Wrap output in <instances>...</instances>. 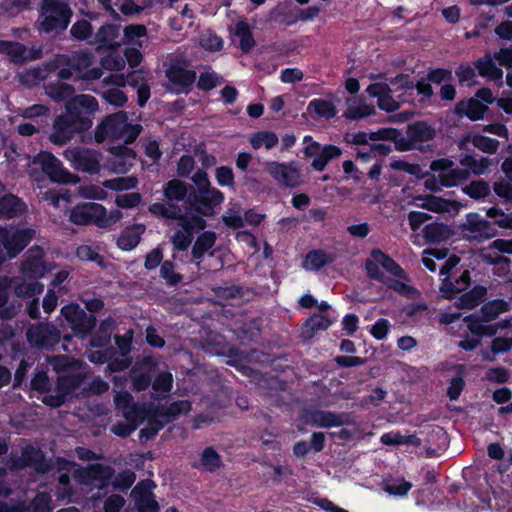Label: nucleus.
Returning a JSON list of instances; mask_svg holds the SVG:
<instances>
[{"mask_svg": "<svg viewBox=\"0 0 512 512\" xmlns=\"http://www.w3.org/2000/svg\"><path fill=\"white\" fill-rule=\"evenodd\" d=\"M486 295V287L482 285H476L468 292L463 293L458 298L456 305L460 309H473L484 301Z\"/></svg>", "mask_w": 512, "mask_h": 512, "instance_id": "2f4dec72", "label": "nucleus"}, {"mask_svg": "<svg viewBox=\"0 0 512 512\" xmlns=\"http://www.w3.org/2000/svg\"><path fill=\"white\" fill-rule=\"evenodd\" d=\"M70 36L76 41H88L94 36L93 26L86 19L77 20L70 28Z\"/></svg>", "mask_w": 512, "mask_h": 512, "instance_id": "3c124183", "label": "nucleus"}, {"mask_svg": "<svg viewBox=\"0 0 512 512\" xmlns=\"http://www.w3.org/2000/svg\"><path fill=\"white\" fill-rule=\"evenodd\" d=\"M142 131L140 124L129 122L127 112L118 111L105 116L95 128L94 139L97 143L123 139V144H132Z\"/></svg>", "mask_w": 512, "mask_h": 512, "instance_id": "f257e3e1", "label": "nucleus"}, {"mask_svg": "<svg viewBox=\"0 0 512 512\" xmlns=\"http://www.w3.org/2000/svg\"><path fill=\"white\" fill-rule=\"evenodd\" d=\"M75 89L73 85L57 80L45 87V93L55 102L70 101L73 99Z\"/></svg>", "mask_w": 512, "mask_h": 512, "instance_id": "72a5a7b5", "label": "nucleus"}, {"mask_svg": "<svg viewBox=\"0 0 512 512\" xmlns=\"http://www.w3.org/2000/svg\"><path fill=\"white\" fill-rule=\"evenodd\" d=\"M190 185L178 179H171L163 186L164 197L168 201H183L188 195Z\"/></svg>", "mask_w": 512, "mask_h": 512, "instance_id": "4c0bfd02", "label": "nucleus"}, {"mask_svg": "<svg viewBox=\"0 0 512 512\" xmlns=\"http://www.w3.org/2000/svg\"><path fill=\"white\" fill-rule=\"evenodd\" d=\"M98 101L95 97L82 94L66 102V110L73 112V115L81 120L88 119L93 122V114L98 110Z\"/></svg>", "mask_w": 512, "mask_h": 512, "instance_id": "f3484780", "label": "nucleus"}, {"mask_svg": "<svg viewBox=\"0 0 512 512\" xmlns=\"http://www.w3.org/2000/svg\"><path fill=\"white\" fill-rule=\"evenodd\" d=\"M43 290L44 285L33 279L30 282H21L14 287L15 295L20 298L33 297L41 294Z\"/></svg>", "mask_w": 512, "mask_h": 512, "instance_id": "bf43d9fd", "label": "nucleus"}, {"mask_svg": "<svg viewBox=\"0 0 512 512\" xmlns=\"http://www.w3.org/2000/svg\"><path fill=\"white\" fill-rule=\"evenodd\" d=\"M118 216L107 215L106 208L99 203L83 202L75 205L69 213V221L77 226L95 225L99 228H108L116 222Z\"/></svg>", "mask_w": 512, "mask_h": 512, "instance_id": "39448f33", "label": "nucleus"}, {"mask_svg": "<svg viewBox=\"0 0 512 512\" xmlns=\"http://www.w3.org/2000/svg\"><path fill=\"white\" fill-rule=\"evenodd\" d=\"M20 115L41 127L49 126L50 108L44 104H34L22 109Z\"/></svg>", "mask_w": 512, "mask_h": 512, "instance_id": "c9c22d12", "label": "nucleus"}, {"mask_svg": "<svg viewBox=\"0 0 512 512\" xmlns=\"http://www.w3.org/2000/svg\"><path fill=\"white\" fill-rule=\"evenodd\" d=\"M422 232L426 242L431 244H438L448 238V227L444 223H429Z\"/></svg>", "mask_w": 512, "mask_h": 512, "instance_id": "c03bdc74", "label": "nucleus"}, {"mask_svg": "<svg viewBox=\"0 0 512 512\" xmlns=\"http://www.w3.org/2000/svg\"><path fill=\"white\" fill-rule=\"evenodd\" d=\"M60 314L68 323L73 335L81 340L86 339L96 328V316L87 314L78 303L65 304L61 307Z\"/></svg>", "mask_w": 512, "mask_h": 512, "instance_id": "0eeeda50", "label": "nucleus"}, {"mask_svg": "<svg viewBox=\"0 0 512 512\" xmlns=\"http://www.w3.org/2000/svg\"><path fill=\"white\" fill-rule=\"evenodd\" d=\"M0 54L10 57L11 62L21 64L41 57L40 51H29L28 48L17 41L0 40Z\"/></svg>", "mask_w": 512, "mask_h": 512, "instance_id": "6ab92c4d", "label": "nucleus"}, {"mask_svg": "<svg viewBox=\"0 0 512 512\" xmlns=\"http://www.w3.org/2000/svg\"><path fill=\"white\" fill-rule=\"evenodd\" d=\"M42 172L51 182L59 184L74 183V175L63 167L62 162L51 152H42L34 159Z\"/></svg>", "mask_w": 512, "mask_h": 512, "instance_id": "f8f14e48", "label": "nucleus"}, {"mask_svg": "<svg viewBox=\"0 0 512 512\" xmlns=\"http://www.w3.org/2000/svg\"><path fill=\"white\" fill-rule=\"evenodd\" d=\"M138 179L135 176L117 177L103 181V187L113 191H126L137 187Z\"/></svg>", "mask_w": 512, "mask_h": 512, "instance_id": "603ef678", "label": "nucleus"}, {"mask_svg": "<svg viewBox=\"0 0 512 512\" xmlns=\"http://www.w3.org/2000/svg\"><path fill=\"white\" fill-rule=\"evenodd\" d=\"M250 143L254 149H259L262 145H264L266 149H272L277 145L278 137L274 132H258L251 137Z\"/></svg>", "mask_w": 512, "mask_h": 512, "instance_id": "e2e57ef3", "label": "nucleus"}, {"mask_svg": "<svg viewBox=\"0 0 512 512\" xmlns=\"http://www.w3.org/2000/svg\"><path fill=\"white\" fill-rule=\"evenodd\" d=\"M84 382L82 373L60 374L57 377L55 391L61 393L66 399L69 395L77 391Z\"/></svg>", "mask_w": 512, "mask_h": 512, "instance_id": "a878e982", "label": "nucleus"}, {"mask_svg": "<svg viewBox=\"0 0 512 512\" xmlns=\"http://www.w3.org/2000/svg\"><path fill=\"white\" fill-rule=\"evenodd\" d=\"M115 401L117 405L122 404V415L127 422L135 424L137 428L143 423L142 417L146 414L148 405L135 403L129 393L118 395Z\"/></svg>", "mask_w": 512, "mask_h": 512, "instance_id": "aec40b11", "label": "nucleus"}, {"mask_svg": "<svg viewBox=\"0 0 512 512\" xmlns=\"http://www.w3.org/2000/svg\"><path fill=\"white\" fill-rule=\"evenodd\" d=\"M422 200L423 202L419 206L435 213L450 212L457 205L455 201L432 194L426 195Z\"/></svg>", "mask_w": 512, "mask_h": 512, "instance_id": "a19ab883", "label": "nucleus"}, {"mask_svg": "<svg viewBox=\"0 0 512 512\" xmlns=\"http://www.w3.org/2000/svg\"><path fill=\"white\" fill-rule=\"evenodd\" d=\"M405 282L407 281L398 278L393 279L388 277L384 285L388 289L393 290L405 297H413L415 294L418 293V290L414 286L408 285Z\"/></svg>", "mask_w": 512, "mask_h": 512, "instance_id": "774afa93", "label": "nucleus"}, {"mask_svg": "<svg viewBox=\"0 0 512 512\" xmlns=\"http://www.w3.org/2000/svg\"><path fill=\"white\" fill-rule=\"evenodd\" d=\"M225 195L216 187L200 189L187 198L188 209L206 217H214L217 208L224 202Z\"/></svg>", "mask_w": 512, "mask_h": 512, "instance_id": "6e6552de", "label": "nucleus"}, {"mask_svg": "<svg viewBox=\"0 0 512 512\" xmlns=\"http://www.w3.org/2000/svg\"><path fill=\"white\" fill-rule=\"evenodd\" d=\"M309 114H315L317 117L325 119H332L337 114V108L335 104L323 98H315L311 100L307 106Z\"/></svg>", "mask_w": 512, "mask_h": 512, "instance_id": "ea45409f", "label": "nucleus"}, {"mask_svg": "<svg viewBox=\"0 0 512 512\" xmlns=\"http://www.w3.org/2000/svg\"><path fill=\"white\" fill-rule=\"evenodd\" d=\"M440 181L442 186L445 188L456 187L463 182L467 181L470 177V172L468 169L452 167L446 173H439Z\"/></svg>", "mask_w": 512, "mask_h": 512, "instance_id": "37998d69", "label": "nucleus"}, {"mask_svg": "<svg viewBox=\"0 0 512 512\" xmlns=\"http://www.w3.org/2000/svg\"><path fill=\"white\" fill-rule=\"evenodd\" d=\"M92 127V121L81 120L73 115V112L66 110L55 117L52 123V131L49 134V141L55 145L63 146L70 142L76 134L88 131Z\"/></svg>", "mask_w": 512, "mask_h": 512, "instance_id": "20e7f679", "label": "nucleus"}, {"mask_svg": "<svg viewBox=\"0 0 512 512\" xmlns=\"http://www.w3.org/2000/svg\"><path fill=\"white\" fill-rule=\"evenodd\" d=\"M27 205L18 196L7 193L0 197V217L11 219L23 215Z\"/></svg>", "mask_w": 512, "mask_h": 512, "instance_id": "5701e85b", "label": "nucleus"}, {"mask_svg": "<svg viewBox=\"0 0 512 512\" xmlns=\"http://www.w3.org/2000/svg\"><path fill=\"white\" fill-rule=\"evenodd\" d=\"M165 76L172 85L175 94H189L197 79L195 70L186 69L180 63H171L165 70Z\"/></svg>", "mask_w": 512, "mask_h": 512, "instance_id": "4468645a", "label": "nucleus"}, {"mask_svg": "<svg viewBox=\"0 0 512 512\" xmlns=\"http://www.w3.org/2000/svg\"><path fill=\"white\" fill-rule=\"evenodd\" d=\"M191 410V403L188 400H177L163 404H148V410L142 417L147 426L161 431L167 424L177 420L182 414Z\"/></svg>", "mask_w": 512, "mask_h": 512, "instance_id": "7ed1b4c3", "label": "nucleus"}, {"mask_svg": "<svg viewBox=\"0 0 512 512\" xmlns=\"http://www.w3.org/2000/svg\"><path fill=\"white\" fill-rule=\"evenodd\" d=\"M335 259V255L323 249H313L305 256L304 268L307 270L318 271L325 266L334 263Z\"/></svg>", "mask_w": 512, "mask_h": 512, "instance_id": "cd10ccee", "label": "nucleus"}, {"mask_svg": "<svg viewBox=\"0 0 512 512\" xmlns=\"http://www.w3.org/2000/svg\"><path fill=\"white\" fill-rule=\"evenodd\" d=\"M152 383V376L149 372L131 370V385L136 392H142L148 389Z\"/></svg>", "mask_w": 512, "mask_h": 512, "instance_id": "338daca9", "label": "nucleus"}, {"mask_svg": "<svg viewBox=\"0 0 512 512\" xmlns=\"http://www.w3.org/2000/svg\"><path fill=\"white\" fill-rule=\"evenodd\" d=\"M507 310L508 304L505 300L495 299L485 303L480 309V314L482 315V320L489 322L496 319L499 314Z\"/></svg>", "mask_w": 512, "mask_h": 512, "instance_id": "de8ad7c7", "label": "nucleus"}, {"mask_svg": "<svg viewBox=\"0 0 512 512\" xmlns=\"http://www.w3.org/2000/svg\"><path fill=\"white\" fill-rule=\"evenodd\" d=\"M120 25L106 23L99 27L89 43L96 45V50H114L119 47L117 38L119 37Z\"/></svg>", "mask_w": 512, "mask_h": 512, "instance_id": "a211bd4d", "label": "nucleus"}, {"mask_svg": "<svg viewBox=\"0 0 512 512\" xmlns=\"http://www.w3.org/2000/svg\"><path fill=\"white\" fill-rule=\"evenodd\" d=\"M108 152L111 156L107 160V165L111 171L117 174H126L131 170L136 152L127 144L111 145Z\"/></svg>", "mask_w": 512, "mask_h": 512, "instance_id": "dca6fc26", "label": "nucleus"}, {"mask_svg": "<svg viewBox=\"0 0 512 512\" xmlns=\"http://www.w3.org/2000/svg\"><path fill=\"white\" fill-rule=\"evenodd\" d=\"M350 415L348 413H336L332 411L317 410L312 415L313 422L322 428L339 427L349 424Z\"/></svg>", "mask_w": 512, "mask_h": 512, "instance_id": "b1692460", "label": "nucleus"}, {"mask_svg": "<svg viewBox=\"0 0 512 512\" xmlns=\"http://www.w3.org/2000/svg\"><path fill=\"white\" fill-rule=\"evenodd\" d=\"M152 389L159 395L169 393L173 387V376L169 371L160 372L151 383Z\"/></svg>", "mask_w": 512, "mask_h": 512, "instance_id": "052dcab7", "label": "nucleus"}, {"mask_svg": "<svg viewBox=\"0 0 512 512\" xmlns=\"http://www.w3.org/2000/svg\"><path fill=\"white\" fill-rule=\"evenodd\" d=\"M28 342L38 348H54L61 339L60 330L52 323L39 322L26 331Z\"/></svg>", "mask_w": 512, "mask_h": 512, "instance_id": "ddd939ff", "label": "nucleus"}, {"mask_svg": "<svg viewBox=\"0 0 512 512\" xmlns=\"http://www.w3.org/2000/svg\"><path fill=\"white\" fill-rule=\"evenodd\" d=\"M471 142L473 146L484 153L494 154L499 148V141L481 134H474Z\"/></svg>", "mask_w": 512, "mask_h": 512, "instance_id": "680f3d73", "label": "nucleus"}, {"mask_svg": "<svg viewBox=\"0 0 512 512\" xmlns=\"http://www.w3.org/2000/svg\"><path fill=\"white\" fill-rule=\"evenodd\" d=\"M265 169L281 186L294 189L303 183L299 165L295 161L289 163L272 161L267 163Z\"/></svg>", "mask_w": 512, "mask_h": 512, "instance_id": "9b49d317", "label": "nucleus"}, {"mask_svg": "<svg viewBox=\"0 0 512 512\" xmlns=\"http://www.w3.org/2000/svg\"><path fill=\"white\" fill-rule=\"evenodd\" d=\"M241 206L238 203L231 204V207L228 209L229 215H223L222 221L223 223L230 229H240L244 227V219L241 215Z\"/></svg>", "mask_w": 512, "mask_h": 512, "instance_id": "69168bd1", "label": "nucleus"}, {"mask_svg": "<svg viewBox=\"0 0 512 512\" xmlns=\"http://www.w3.org/2000/svg\"><path fill=\"white\" fill-rule=\"evenodd\" d=\"M72 164L78 171L95 174L100 170V163L96 151L91 149H78L72 153Z\"/></svg>", "mask_w": 512, "mask_h": 512, "instance_id": "4be33fe9", "label": "nucleus"}, {"mask_svg": "<svg viewBox=\"0 0 512 512\" xmlns=\"http://www.w3.org/2000/svg\"><path fill=\"white\" fill-rule=\"evenodd\" d=\"M204 217L205 216L197 214L187 208V211L184 212L180 222H178V226H180L185 232H190L194 235L199 231H204L207 227V221Z\"/></svg>", "mask_w": 512, "mask_h": 512, "instance_id": "58836bf2", "label": "nucleus"}, {"mask_svg": "<svg viewBox=\"0 0 512 512\" xmlns=\"http://www.w3.org/2000/svg\"><path fill=\"white\" fill-rule=\"evenodd\" d=\"M175 270V263L171 260H165L160 267V277L165 280L169 286H177L183 280V275L177 273Z\"/></svg>", "mask_w": 512, "mask_h": 512, "instance_id": "13d9d810", "label": "nucleus"}, {"mask_svg": "<svg viewBox=\"0 0 512 512\" xmlns=\"http://www.w3.org/2000/svg\"><path fill=\"white\" fill-rule=\"evenodd\" d=\"M34 230L30 228L10 230L8 239L4 246L7 256L12 259L20 254L32 241Z\"/></svg>", "mask_w": 512, "mask_h": 512, "instance_id": "412c9836", "label": "nucleus"}, {"mask_svg": "<svg viewBox=\"0 0 512 512\" xmlns=\"http://www.w3.org/2000/svg\"><path fill=\"white\" fill-rule=\"evenodd\" d=\"M201 465L208 472L217 471L222 465V458L213 447H206L200 458Z\"/></svg>", "mask_w": 512, "mask_h": 512, "instance_id": "864d4df0", "label": "nucleus"}, {"mask_svg": "<svg viewBox=\"0 0 512 512\" xmlns=\"http://www.w3.org/2000/svg\"><path fill=\"white\" fill-rule=\"evenodd\" d=\"M94 55L88 49H82L74 52L68 59L67 64L71 66L75 75L82 73L93 63Z\"/></svg>", "mask_w": 512, "mask_h": 512, "instance_id": "49530a36", "label": "nucleus"}, {"mask_svg": "<svg viewBox=\"0 0 512 512\" xmlns=\"http://www.w3.org/2000/svg\"><path fill=\"white\" fill-rule=\"evenodd\" d=\"M460 164L464 167L469 168L473 174L480 176L486 172L490 165V160L486 157L476 159L472 155H465L460 159Z\"/></svg>", "mask_w": 512, "mask_h": 512, "instance_id": "4d7b16f0", "label": "nucleus"}, {"mask_svg": "<svg viewBox=\"0 0 512 512\" xmlns=\"http://www.w3.org/2000/svg\"><path fill=\"white\" fill-rule=\"evenodd\" d=\"M145 226L136 224L125 228L117 239V246L123 251L133 250L141 241Z\"/></svg>", "mask_w": 512, "mask_h": 512, "instance_id": "bb28decb", "label": "nucleus"}, {"mask_svg": "<svg viewBox=\"0 0 512 512\" xmlns=\"http://www.w3.org/2000/svg\"><path fill=\"white\" fill-rule=\"evenodd\" d=\"M474 67L477 69L481 77L488 78L493 81H500L503 78V71L497 67L489 54L479 58L474 62Z\"/></svg>", "mask_w": 512, "mask_h": 512, "instance_id": "473e14b6", "label": "nucleus"}, {"mask_svg": "<svg viewBox=\"0 0 512 512\" xmlns=\"http://www.w3.org/2000/svg\"><path fill=\"white\" fill-rule=\"evenodd\" d=\"M370 255L372 259H367L364 263V268L369 279L385 284L388 277L380 270L379 265H381L383 269L395 278L410 281L408 273L390 255L386 254L381 249H372Z\"/></svg>", "mask_w": 512, "mask_h": 512, "instance_id": "423d86ee", "label": "nucleus"}, {"mask_svg": "<svg viewBox=\"0 0 512 512\" xmlns=\"http://www.w3.org/2000/svg\"><path fill=\"white\" fill-rule=\"evenodd\" d=\"M82 474L83 477L89 481L106 482L111 478L113 469L103 464H92L88 466Z\"/></svg>", "mask_w": 512, "mask_h": 512, "instance_id": "09e8293b", "label": "nucleus"}, {"mask_svg": "<svg viewBox=\"0 0 512 512\" xmlns=\"http://www.w3.org/2000/svg\"><path fill=\"white\" fill-rule=\"evenodd\" d=\"M73 15L68 3L60 0H41L38 17V30L45 34L65 31Z\"/></svg>", "mask_w": 512, "mask_h": 512, "instance_id": "f03ea898", "label": "nucleus"}, {"mask_svg": "<svg viewBox=\"0 0 512 512\" xmlns=\"http://www.w3.org/2000/svg\"><path fill=\"white\" fill-rule=\"evenodd\" d=\"M217 235L214 231H203L196 238L191 250L193 260H203L205 254L215 245Z\"/></svg>", "mask_w": 512, "mask_h": 512, "instance_id": "c756f323", "label": "nucleus"}, {"mask_svg": "<svg viewBox=\"0 0 512 512\" xmlns=\"http://www.w3.org/2000/svg\"><path fill=\"white\" fill-rule=\"evenodd\" d=\"M462 192L474 200H481L490 195L491 188L487 181L473 180L462 188Z\"/></svg>", "mask_w": 512, "mask_h": 512, "instance_id": "8fccbe9b", "label": "nucleus"}, {"mask_svg": "<svg viewBox=\"0 0 512 512\" xmlns=\"http://www.w3.org/2000/svg\"><path fill=\"white\" fill-rule=\"evenodd\" d=\"M487 217L494 219L493 226L512 230V214L505 213L501 208L491 207L487 210Z\"/></svg>", "mask_w": 512, "mask_h": 512, "instance_id": "0e129e2a", "label": "nucleus"}, {"mask_svg": "<svg viewBox=\"0 0 512 512\" xmlns=\"http://www.w3.org/2000/svg\"><path fill=\"white\" fill-rule=\"evenodd\" d=\"M331 324L332 320L328 316L322 313H314L305 322V328L310 330L308 337H313L320 330H326Z\"/></svg>", "mask_w": 512, "mask_h": 512, "instance_id": "5fc2aeb1", "label": "nucleus"}, {"mask_svg": "<svg viewBox=\"0 0 512 512\" xmlns=\"http://www.w3.org/2000/svg\"><path fill=\"white\" fill-rule=\"evenodd\" d=\"M488 107L475 98H470L465 104L460 101L456 105V113L459 115H466L471 121L482 120L485 116Z\"/></svg>", "mask_w": 512, "mask_h": 512, "instance_id": "7c9ffc66", "label": "nucleus"}, {"mask_svg": "<svg viewBox=\"0 0 512 512\" xmlns=\"http://www.w3.org/2000/svg\"><path fill=\"white\" fill-rule=\"evenodd\" d=\"M342 155V149L333 144H326L311 162V167L318 172L325 170L328 163Z\"/></svg>", "mask_w": 512, "mask_h": 512, "instance_id": "f704fd0d", "label": "nucleus"}, {"mask_svg": "<svg viewBox=\"0 0 512 512\" xmlns=\"http://www.w3.org/2000/svg\"><path fill=\"white\" fill-rule=\"evenodd\" d=\"M406 134L417 146L418 143L432 141L436 137V130L427 122L418 120L407 126Z\"/></svg>", "mask_w": 512, "mask_h": 512, "instance_id": "393cba45", "label": "nucleus"}, {"mask_svg": "<svg viewBox=\"0 0 512 512\" xmlns=\"http://www.w3.org/2000/svg\"><path fill=\"white\" fill-rule=\"evenodd\" d=\"M53 369L60 374L77 373L79 362L65 355L55 356L52 360Z\"/></svg>", "mask_w": 512, "mask_h": 512, "instance_id": "6e6d98bb", "label": "nucleus"}, {"mask_svg": "<svg viewBox=\"0 0 512 512\" xmlns=\"http://www.w3.org/2000/svg\"><path fill=\"white\" fill-rule=\"evenodd\" d=\"M234 35L239 39V48L243 54H248L254 48L256 41L246 21L241 20L236 23Z\"/></svg>", "mask_w": 512, "mask_h": 512, "instance_id": "e433bc0d", "label": "nucleus"}, {"mask_svg": "<svg viewBox=\"0 0 512 512\" xmlns=\"http://www.w3.org/2000/svg\"><path fill=\"white\" fill-rule=\"evenodd\" d=\"M111 325L110 319L103 320L97 331L91 333L90 346L93 348H104L109 345L111 341Z\"/></svg>", "mask_w": 512, "mask_h": 512, "instance_id": "a18cd8bd", "label": "nucleus"}, {"mask_svg": "<svg viewBox=\"0 0 512 512\" xmlns=\"http://www.w3.org/2000/svg\"><path fill=\"white\" fill-rule=\"evenodd\" d=\"M156 484L150 479L139 481L131 492L135 509L138 512H159L160 506L155 499L153 489Z\"/></svg>", "mask_w": 512, "mask_h": 512, "instance_id": "2eb2a0df", "label": "nucleus"}, {"mask_svg": "<svg viewBox=\"0 0 512 512\" xmlns=\"http://www.w3.org/2000/svg\"><path fill=\"white\" fill-rule=\"evenodd\" d=\"M21 272L24 276L37 280L44 276L46 272V265L43 260V255H28L21 264Z\"/></svg>", "mask_w": 512, "mask_h": 512, "instance_id": "c85d7f7f", "label": "nucleus"}, {"mask_svg": "<svg viewBox=\"0 0 512 512\" xmlns=\"http://www.w3.org/2000/svg\"><path fill=\"white\" fill-rule=\"evenodd\" d=\"M512 348V338L496 337L491 342L490 350H482L480 355L486 362H494L495 356L508 352Z\"/></svg>", "mask_w": 512, "mask_h": 512, "instance_id": "79ce46f5", "label": "nucleus"}, {"mask_svg": "<svg viewBox=\"0 0 512 512\" xmlns=\"http://www.w3.org/2000/svg\"><path fill=\"white\" fill-rule=\"evenodd\" d=\"M463 237L467 240L482 242L498 234L491 221L481 218L476 212L466 214L465 222L459 226Z\"/></svg>", "mask_w": 512, "mask_h": 512, "instance_id": "9d476101", "label": "nucleus"}, {"mask_svg": "<svg viewBox=\"0 0 512 512\" xmlns=\"http://www.w3.org/2000/svg\"><path fill=\"white\" fill-rule=\"evenodd\" d=\"M10 468L21 470L33 468L37 473L45 474L52 469L51 461L46 458L45 453L40 447L28 444L21 450V456L10 458Z\"/></svg>", "mask_w": 512, "mask_h": 512, "instance_id": "1a4fd4ad", "label": "nucleus"}]
</instances>
